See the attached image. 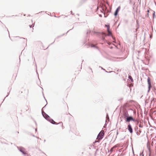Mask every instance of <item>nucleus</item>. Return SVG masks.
Wrapping results in <instances>:
<instances>
[{"label":"nucleus","instance_id":"7ed1b4c3","mask_svg":"<svg viewBox=\"0 0 156 156\" xmlns=\"http://www.w3.org/2000/svg\"><path fill=\"white\" fill-rule=\"evenodd\" d=\"M147 82L148 84V91H149L150 89V88L151 87V80L150 79V78L148 77L147 79Z\"/></svg>","mask_w":156,"mask_h":156},{"label":"nucleus","instance_id":"4468645a","mask_svg":"<svg viewBox=\"0 0 156 156\" xmlns=\"http://www.w3.org/2000/svg\"><path fill=\"white\" fill-rule=\"evenodd\" d=\"M30 28L33 27V25H31V26H30Z\"/></svg>","mask_w":156,"mask_h":156},{"label":"nucleus","instance_id":"f257e3e1","mask_svg":"<svg viewBox=\"0 0 156 156\" xmlns=\"http://www.w3.org/2000/svg\"><path fill=\"white\" fill-rule=\"evenodd\" d=\"M123 115V118L126 119L125 120L127 122H129L130 121H132L134 122L135 121V119L132 117L129 116V114L127 112H124Z\"/></svg>","mask_w":156,"mask_h":156},{"label":"nucleus","instance_id":"0eeeda50","mask_svg":"<svg viewBox=\"0 0 156 156\" xmlns=\"http://www.w3.org/2000/svg\"><path fill=\"white\" fill-rule=\"evenodd\" d=\"M20 151L24 154H26L27 153L25 151V149L23 148H20Z\"/></svg>","mask_w":156,"mask_h":156},{"label":"nucleus","instance_id":"20e7f679","mask_svg":"<svg viewBox=\"0 0 156 156\" xmlns=\"http://www.w3.org/2000/svg\"><path fill=\"white\" fill-rule=\"evenodd\" d=\"M105 26L107 28V31L108 33V35H110L112 34L110 30V26L109 25H105Z\"/></svg>","mask_w":156,"mask_h":156},{"label":"nucleus","instance_id":"9b49d317","mask_svg":"<svg viewBox=\"0 0 156 156\" xmlns=\"http://www.w3.org/2000/svg\"><path fill=\"white\" fill-rule=\"evenodd\" d=\"M44 116L46 119L48 117H49V116L48 115H45V116Z\"/></svg>","mask_w":156,"mask_h":156},{"label":"nucleus","instance_id":"ddd939ff","mask_svg":"<svg viewBox=\"0 0 156 156\" xmlns=\"http://www.w3.org/2000/svg\"><path fill=\"white\" fill-rule=\"evenodd\" d=\"M59 124H61L62 126H63V124L62 122H60L59 123Z\"/></svg>","mask_w":156,"mask_h":156},{"label":"nucleus","instance_id":"9d476101","mask_svg":"<svg viewBox=\"0 0 156 156\" xmlns=\"http://www.w3.org/2000/svg\"><path fill=\"white\" fill-rule=\"evenodd\" d=\"M51 123L52 124H57L53 120H51Z\"/></svg>","mask_w":156,"mask_h":156},{"label":"nucleus","instance_id":"423d86ee","mask_svg":"<svg viewBox=\"0 0 156 156\" xmlns=\"http://www.w3.org/2000/svg\"><path fill=\"white\" fill-rule=\"evenodd\" d=\"M120 9V6H119L117 9H116V11H115V13H114V15L115 16H116L117 15L118 12L119 11V10Z\"/></svg>","mask_w":156,"mask_h":156},{"label":"nucleus","instance_id":"f03ea898","mask_svg":"<svg viewBox=\"0 0 156 156\" xmlns=\"http://www.w3.org/2000/svg\"><path fill=\"white\" fill-rule=\"evenodd\" d=\"M104 135V130L101 131L98 136L97 138L96 139V140H98L97 141L96 140L95 141V142H99V141L100 140L102 139L103 138Z\"/></svg>","mask_w":156,"mask_h":156},{"label":"nucleus","instance_id":"39448f33","mask_svg":"<svg viewBox=\"0 0 156 156\" xmlns=\"http://www.w3.org/2000/svg\"><path fill=\"white\" fill-rule=\"evenodd\" d=\"M128 129L130 133H133V129L132 128L131 126L129 123L128 126Z\"/></svg>","mask_w":156,"mask_h":156},{"label":"nucleus","instance_id":"2eb2a0df","mask_svg":"<svg viewBox=\"0 0 156 156\" xmlns=\"http://www.w3.org/2000/svg\"><path fill=\"white\" fill-rule=\"evenodd\" d=\"M153 15V16L154 17V15H155L154 13Z\"/></svg>","mask_w":156,"mask_h":156},{"label":"nucleus","instance_id":"1a4fd4ad","mask_svg":"<svg viewBox=\"0 0 156 156\" xmlns=\"http://www.w3.org/2000/svg\"><path fill=\"white\" fill-rule=\"evenodd\" d=\"M128 78L129 79H130L131 81L132 82H133V79L132 77H131V76H128Z\"/></svg>","mask_w":156,"mask_h":156},{"label":"nucleus","instance_id":"f8f14e48","mask_svg":"<svg viewBox=\"0 0 156 156\" xmlns=\"http://www.w3.org/2000/svg\"><path fill=\"white\" fill-rule=\"evenodd\" d=\"M91 47H94L95 46L94 45H91Z\"/></svg>","mask_w":156,"mask_h":156},{"label":"nucleus","instance_id":"6e6552de","mask_svg":"<svg viewBox=\"0 0 156 156\" xmlns=\"http://www.w3.org/2000/svg\"><path fill=\"white\" fill-rule=\"evenodd\" d=\"M117 147V146L115 145V146H114L113 147H112V148H111V149L110 150V153H112L113 151V149L115 148L116 147Z\"/></svg>","mask_w":156,"mask_h":156},{"label":"nucleus","instance_id":"dca6fc26","mask_svg":"<svg viewBox=\"0 0 156 156\" xmlns=\"http://www.w3.org/2000/svg\"><path fill=\"white\" fill-rule=\"evenodd\" d=\"M149 12V10H148V11H147V12Z\"/></svg>","mask_w":156,"mask_h":156}]
</instances>
